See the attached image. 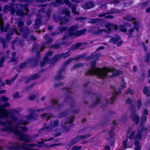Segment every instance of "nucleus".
Instances as JSON below:
<instances>
[{
  "mask_svg": "<svg viewBox=\"0 0 150 150\" xmlns=\"http://www.w3.org/2000/svg\"><path fill=\"white\" fill-rule=\"evenodd\" d=\"M96 64V63L94 62L92 63L91 66L93 67L88 71V74L90 75H96L98 77L104 78L107 75L108 72L112 73V77H114L119 75L120 72L118 71L113 68H108L105 67L103 68H94Z\"/></svg>",
  "mask_w": 150,
  "mask_h": 150,
  "instance_id": "obj_1",
  "label": "nucleus"
},
{
  "mask_svg": "<svg viewBox=\"0 0 150 150\" xmlns=\"http://www.w3.org/2000/svg\"><path fill=\"white\" fill-rule=\"evenodd\" d=\"M76 28L77 27L74 26L71 28L69 29V34L70 36H71L74 35L79 36L84 34L86 31V30L85 29L77 31L76 30Z\"/></svg>",
  "mask_w": 150,
  "mask_h": 150,
  "instance_id": "obj_2",
  "label": "nucleus"
},
{
  "mask_svg": "<svg viewBox=\"0 0 150 150\" xmlns=\"http://www.w3.org/2000/svg\"><path fill=\"white\" fill-rule=\"evenodd\" d=\"M142 135L139 132H138L136 136L134 138L135 146V150H141V146L139 143L140 140L142 137Z\"/></svg>",
  "mask_w": 150,
  "mask_h": 150,
  "instance_id": "obj_3",
  "label": "nucleus"
},
{
  "mask_svg": "<svg viewBox=\"0 0 150 150\" xmlns=\"http://www.w3.org/2000/svg\"><path fill=\"white\" fill-rule=\"evenodd\" d=\"M22 123L23 125V126H21L20 125H18V126H16L13 130V132L14 133L18 135H20L21 134V133L19 130V127H20V129L23 131H26L27 130V129L26 127L24 126V125L26 124L27 123V122L26 121H25L24 122H22Z\"/></svg>",
  "mask_w": 150,
  "mask_h": 150,
  "instance_id": "obj_4",
  "label": "nucleus"
},
{
  "mask_svg": "<svg viewBox=\"0 0 150 150\" xmlns=\"http://www.w3.org/2000/svg\"><path fill=\"white\" fill-rule=\"evenodd\" d=\"M125 18L129 21H133V23H134V29L136 31H138L139 30V24L138 22L136 21V20L134 18L129 16H128Z\"/></svg>",
  "mask_w": 150,
  "mask_h": 150,
  "instance_id": "obj_5",
  "label": "nucleus"
},
{
  "mask_svg": "<svg viewBox=\"0 0 150 150\" xmlns=\"http://www.w3.org/2000/svg\"><path fill=\"white\" fill-rule=\"evenodd\" d=\"M9 104L8 103H6L4 106H0V114L4 116H7L8 115V112L5 110L4 107L8 106Z\"/></svg>",
  "mask_w": 150,
  "mask_h": 150,
  "instance_id": "obj_6",
  "label": "nucleus"
},
{
  "mask_svg": "<svg viewBox=\"0 0 150 150\" xmlns=\"http://www.w3.org/2000/svg\"><path fill=\"white\" fill-rule=\"evenodd\" d=\"M122 144L123 147L125 148L130 147H132V144L129 143L128 142V138H127L123 141Z\"/></svg>",
  "mask_w": 150,
  "mask_h": 150,
  "instance_id": "obj_7",
  "label": "nucleus"
},
{
  "mask_svg": "<svg viewBox=\"0 0 150 150\" xmlns=\"http://www.w3.org/2000/svg\"><path fill=\"white\" fill-rule=\"evenodd\" d=\"M107 28L109 30H116L118 27L117 25H114L111 24H109L107 26Z\"/></svg>",
  "mask_w": 150,
  "mask_h": 150,
  "instance_id": "obj_8",
  "label": "nucleus"
},
{
  "mask_svg": "<svg viewBox=\"0 0 150 150\" xmlns=\"http://www.w3.org/2000/svg\"><path fill=\"white\" fill-rule=\"evenodd\" d=\"M92 7H93V4L91 2L86 4L83 6V8L85 9H88Z\"/></svg>",
  "mask_w": 150,
  "mask_h": 150,
  "instance_id": "obj_9",
  "label": "nucleus"
},
{
  "mask_svg": "<svg viewBox=\"0 0 150 150\" xmlns=\"http://www.w3.org/2000/svg\"><path fill=\"white\" fill-rule=\"evenodd\" d=\"M132 119L133 121L136 124H137L139 121V119L138 116L137 115H134L132 117Z\"/></svg>",
  "mask_w": 150,
  "mask_h": 150,
  "instance_id": "obj_10",
  "label": "nucleus"
},
{
  "mask_svg": "<svg viewBox=\"0 0 150 150\" xmlns=\"http://www.w3.org/2000/svg\"><path fill=\"white\" fill-rule=\"evenodd\" d=\"M58 123L59 122L57 120L55 121L51 124L50 126L48 128V129L53 128L57 127L58 125Z\"/></svg>",
  "mask_w": 150,
  "mask_h": 150,
  "instance_id": "obj_11",
  "label": "nucleus"
},
{
  "mask_svg": "<svg viewBox=\"0 0 150 150\" xmlns=\"http://www.w3.org/2000/svg\"><path fill=\"white\" fill-rule=\"evenodd\" d=\"M120 39V37L118 36H115V38H113L111 39L110 42L112 43H115L118 41Z\"/></svg>",
  "mask_w": 150,
  "mask_h": 150,
  "instance_id": "obj_12",
  "label": "nucleus"
},
{
  "mask_svg": "<svg viewBox=\"0 0 150 150\" xmlns=\"http://www.w3.org/2000/svg\"><path fill=\"white\" fill-rule=\"evenodd\" d=\"M115 139L114 138L112 137L109 139V144L111 146H113L114 144Z\"/></svg>",
  "mask_w": 150,
  "mask_h": 150,
  "instance_id": "obj_13",
  "label": "nucleus"
},
{
  "mask_svg": "<svg viewBox=\"0 0 150 150\" xmlns=\"http://www.w3.org/2000/svg\"><path fill=\"white\" fill-rule=\"evenodd\" d=\"M2 15L0 14V25H1L0 29L2 30L3 28V20L2 18Z\"/></svg>",
  "mask_w": 150,
  "mask_h": 150,
  "instance_id": "obj_14",
  "label": "nucleus"
},
{
  "mask_svg": "<svg viewBox=\"0 0 150 150\" xmlns=\"http://www.w3.org/2000/svg\"><path fill=\"white\" fill-rule=\"evenodd\" d=\"M120 30L123 32H126V31L127 29H125L123 26H120L119 27Z\"/></svg>",
  "mask_w": 150,
  "mask_h": 150,
  "instance_id": "obj_15",
  "label": "nucleus"
},
{
  "mask_svg": "<svg viewBox=\"0 0 150 150\" xmlns=\"http://www.w3.org/2000/svg\"><path fill=\"white\" fill-rule=\"evenodd\" d=\"M134 32V30L133 29V28H131L130 30H129L127 33L129 36H131V35L133 34Z\"/></svg>",
  "mask_w": 150,
  "mask_h": 150,
  "instance_id": "obj_16",
  "label": "nucleus"
},
{
  "mask_svg": "<svg viewBox=\"0 0 150 150\" xmlns=\"http://www.w3.org/2000/svg\"><path fill=\"white\" fill-rule=\"evenodd\" d=\"M81 146H76L74 147L73 150H81Z\"/></svg>",
  "mask_w": 150,
  "mask_h": 150,
  "instance_id": "obj_17",
  "label": "nucleus"
},
{
  "mask_svg": "<svg viewBox=\"0 0 150 150\" xmlns=\"http://www.w3.org/2000/svg\"><path fill=\"white\" fill-rule=\"evenodd\" d=\"M134 131L132 132L130 135L129 137V139L130 140H131L133 137V135L134 134Z\"/></svg>",
  "mask_w": 150,
  "mask_h": 150,
  "instance_id": "obj_18",
  "label": "nucleus"
},
{
  "mask_svg": "<svg viewBox=\"0 0 150 150\" xmlns=\"http://www.w3.org/2000/svg\"><path fill=\"white\" fill-rule=\"evenodd\" d=\"M72 11L73 13L74 14H78V12H75L76 10V7H73L72 8Z\"/></svg>",
  "mask_w": 150,
  "mask_h": 150,
  "instance_id": "obj_19",
  "label": "nucleus"
},
{
  "mask_svg": "<svg viewBox=\"0 0 150 150\" xmlns=\"http://www.w3.org/2000/svg\"><path fill=\"white\" fill-rule=\"evenodd\" d=\"M13 97L14 98H18L21 97L18 93H16L14 95Z\"/></svg>",
  "mask_w": 150,
  "mask_h": 150,
  "instance_id": "obj_20",
  "label": "nucleus"
},
{
  "mask_svg": "<svg viewBox=\"0 0 150 150\" xmlns=\"http://www.w3.org/2000/svg\"><path fill=\"white\" fill-rule=\"evenodd\" d=\"M36 97V96H35L34 95H33L30 97L29 99L31 100H33Z\"/></svg>",
  "mask_w": 150,
  "mask_h": 150,
  "instance_id": "obj_21",
  "label": "nucleus"
},
{
  "mask_svg": "<svg viewBox=\"0 0 150 150\" xmlns=\"http://www.w3.org/2000/svg\"><path fill=\"white\" fill-rule=\"evenodd\" d=\"M146 120V117L145 116H143L141 122L143 123Z\"/></svg>",
  "mask_w": 150,
  "mask_h": 150,
  "instance_id": "obj_22",
  "label": "nucleus"
},
{
  "mask_svg": "<svg viewBox=\"0 0 150 150\" xmlns=\"http://www.w3.org/2000/svg\"><path fill=\"white\" fill-rule=\"evenodd\" d=\"M64 12L67 16H68L69 14V11L67 10H64Z\"/></svg>",
  "mask_w": 150,
  "mask_h": 150,
  "instance_id": "obj_23",
  "label": "nucleus"
},
{
  "mask_svg": "<svg viewBox=\"0 0 150 150\" xmlns=\"http://www.w3.org/2000/svg\"><path fill=\"white\" fill-rule=\"evenodd\" d=\"M148 90V88L147 87H145L144 89V94H146L147 91Z\"/></svg>",
  "mask_w": 150,
  "mask_h": 150,
  "instance_id": "obj_24",
  "label": "nucleus"
},
{
  "mask_svg": "<svg viewBox=\"0 0 150 150\" xmlns=\"http://www.w3.org/2000/svg\"><path fill=\"white\" fill-rule=\"evenodd\" d=\"M110 148L109 146L106 145L105 147V150H110Z\"/></svg>",
  "mask_w": 150,
  "mask_h": 150,
  "instance_id": "obj_25",
  "label": "nucleus"
},
{
  "mask_svg": "<svg viewBox=\"0 0 150 150\" xmlns=\"http://www.w3.org/2000/svg\"><path fill=\"white\" fill-rule=\"evenodd\" d=\"M105 17L108 18H113V16L111 15H108L106 16Z\"/></svg>",
  "mask_w": 150,
  "mask_h": 150,
  "instance_id": "obj_26",
  "label": "nucleus"
},
{
  "mask_svg": "<svg viewBox=\"0 0 150 150\" xmlns=\"http://www.w3.org/2000/svg\"><path fill=\"white\" fill-rule=\"evenodd\" d=\"M12 82V81L11 80H8L6 81V83L7 84H10Z\"/></svg>",
  "mask_w": 150,
  "mask_h": 150,
  "instance_id": "obj_27",
  "label": "nucleus"
},
{
  "mask_svg": "<svg viewBox=\"0 0 150 150\" xmlns=\"http://www.w3.org/2000/svg\"><path fill=\"white\" fill-rule=\"evenodd\" d=\"M2 100L4 101H6L8 100V99L7 98L5 97H3L2 98Z\"/></svg>",
  "mask_w": 150,
  "mask_h": 150,
  "instance_id": "obj_28",
  "label": "nucleus"
},
{
  "mask_svg": "<svg viewBox=\"0 0 150 150\" xmlns=\"http://www.w3.org/2000/svg\"><path fill=\"white\" fill-rule=\"evenodd\" d=\"M37 78H38V75H35L33 76L31 79H36Z\"/></svg>",
  "mask_w": 150,
  "mask_h": 150,
  "instance_id": "obj_29",
  "label": "nucleus"
},
{
  "mask_svg": "<svg viewBox=\"0 0 150 150\" xmlns=\"http://www.w3.org/2000/svg\"><path fill=\"white\" fill-rule=\"evenodd\" d=\"M141 105V102L140 100H139L138 102L137 103V106L138 107H139V106H140Z\"/></svg>",
  "mask_w": 150,
  "mask_h": 150,
  "instance_id": "obj_30",
  "label": "nucleus"
},
{
  "mask_svg": "<svg viewBox=\"0 0 150 150\" xmlns=\"http://www.w3.org/2000/svg\"><path fill=\"white\" fill-rule=\"evenodd\" d=\"M148 113V111L147 110H144V115H146Z\"/></svg>",
  "mask_w": 150,
  "mask_h": 150,
  "instance_id": "obj_31",
  "label": "nucleus"
},
{
  "mask_svg": "<svg viewBox=\"0 0 150 150\" xmlns=\"http://www.w3.org/2000/svg\"><path fill=\"white\" fill-rule=\"evenodd\" d=\"M26 66V64L25 63H24L23 64H21V67H25Z\"/></svg>",
  "mask_w": 150,
  "mask_h": 150,
  "instance_id": "obj_32",
  "label": "nucleus"
},
{
  "mask_svg": "<svg viewBox=\"0 0 150 150\" xmlns=\"http://www.w3.org/2000/svg\"><path fill=\"white\" fill-rule=\"evenodd\" d=\"M23 24V22H20L19 23H18V25L19 26H22Z\"/></svg>",
  "mask_w": 150,
  "mask_h": 150,
  "instance_id": "obj_33",
  "label": "nucleus"
},
{
  "mask_svg": "<svg viewBox=\"0 0 150 150\" xmlns=\"http://www.w3.org/2000/svg\"><path fill=\"white\" fill-rule=\"evenodd\" d=\"M64 2L66 4H69V1L68 0H65Z\"/></svg>",
  "mask_w": 150,
  "mask_h": 150,
  "instance_id": "obj_34",
  "label": "nucleus"
},
{
  "mask_svg": "<svg viewBox=\"0 0 150 150\" xmlns=\"http://www.w3.org/2000/svg\"><path fill=\"white\" fill-rule=\"evenodd\" d=\"M146 11L147 12H150V7L147 9L146 10Z\"/></svg>",
  "mask_w": 150,
  "mask_h": 150,
  "instance_id": "obj_35",
  "label": "nucleus"
},
{
  "mask_svg": "<svg viewBox=\"0 0 150 150\" xmlns=\"http://www.w3.org/2000/svg\"><path fill=\"white\" fill-rule=\"evenodd\" d=\"M53 103L54 104H55L57 103V101L55 100H54L53 101Z\"/></svg>",
  "mask_w": 150,
  "mask_h": 150,
  "instance_id": "obj_36",
  "label": "nucleus"
},
{
  "mask_svg": "<svg viewBox=\"0 0 150 150\" xmlns=\"http://www.w3.org/2000/svg\"><path fill=\"white\" fill-rule=\"evenodd\" d=\"M136 69H137V68L136 67H135V66L133 67V70L134 71H135L136 70Z\"/></svg>",
  "mask_w": 150,
  "mask_h": 150,
  "instance_id": "obj_37",
  "label": "nucleus"
},
{
  "mask_svg": "<svg viewBox=\"0 0 150 150\" xmlns=\"http://www.w3.org/2000/svg\"><path fill=\"white\" fill-rule=\"evenodd\" d=\"M6 92V91L5 90H4L3 91H0V93H4Z\"/></svg>",
  "mask_w": 150,
  "mask_h": 150,
  "instance_id": "obj_38",
  "label": "nucleus"
},
{
  "mask_svg": "<svg viewBox=\"0 0 150 150\" xmlns=\"http://www.w3.org/2000/svg\"><path fill=\"white\" fill-rule=\"evenodd\" d=\"M86 137V136H81V139H84Z\"/></svg>",
  "mask_w": 150,
  "mask_h": 150,
  "instance_id": "obj_39",
  "label": "nucleus"
},
{
  "mask_svg": "<svg viewBox=\"0 0 150 150\" xmlns=\"http://www.w3.org/2000/svg\"><path fill=\"white\" fill-rule=\"evenodd\" d=\"M80 44H79V43L78 44L76 45V47H79L80 46Z\"/></svg>",
  "mask_w": 150,
  "mask_h": 150,
  "instance_id": "obj_40",
  "label": "nucleus"
},
{
  "mask_svg": "<svg viewBox=\"0 0 150 150\" xmlns=\"http://www.w3.org/2000/svg\"><path fill=\"white\" fill-rule=\"evenodd\" d=\"M45 96L42 97L41 98V99L42 100H44L45 99Z\"/></svg>",
  "mask_w": 150,
  "mask_h": 150,
  "instance_id": "obj_41",
  "label": "nucleus"
},
{
  "mask_svg": "<svg viewBox=\"0 0 150 150\" xmlns=\"http://www.w3.org/2000/svg\"><path fill=\"white\" fill-rule=\"evenodd\" d=\"M125 25L126 27L129 26H130V24L127 23Z\"/></svg>",
  "mask_w": 150,
  "mask_h": 150,
  "instance_id": "obj_42",
  "label": "nucleus"
},
{
  "mask_svg": "<svg viewBox=\"0 0 150 150\" xmlns=\"http://www.w3.org/2000/svg\"><path fill=\"white\" fill-rule=\"evenodd\" d=\"M122 43V42H120V44H119V43H117V45L118 46H120Z\"/></svg>",
  "mask_w": 150,
  "mask_h": 150,
  "instance_id": "obj_43",
  "label": "nucleus"
},
{
  "mask_svg": "<svg viewBox=\"0 0 150 150\" xmlns=\"http://www.w3.org/2000/svg\"><path fill=\"white\" fill-rule=\"evenodd\" d=\"M73 122V119H71V120H70V121L69 122L70 123H71Z\"/></svg>",
  "mask_w": 150,
  "mask_h": 150,
  "instance_id": "obj_44",
  "label": "nucleus"
},
{
  "mask_svg": "<svg viewBox=\"0 0 150 150\" xmlns=\"http://www.w3.org/2000/svg\"><path fill=\"white\" fill-rule=\"evenodd\" d=\"M82 64H79L78 66V67H81L82 66Z\"/></svg>",
  "mask_w": 150,
  "mask_h": 150,
  "instance_id": "obj_45",
  "label": "nucleus"
},
{
  "mask_svg": "<svg viewBox=\"0 0 150 150\" xmlns=\"http://www.w3.org/2000/svg\"><path fill=\"white\" fill-rule=\"evenodd\" d=\"M125 86H126L125 83H124L123 84V88L125 87Z\"/></svg>",
  "mask_w": 150,
  "mask_h": 150,
  "instance_id": "obj_46",
  "label": "nucleus"
},
{
  "mask_svg": "<svg viewBox=\"0 0 150 150\" xmlns=\"http://www.w3.org/2000/svg\"><path fill=\"white\" fill-rule=\"evenodd\" d=\"M56 1L58 3H60L61 2V0H56Z\"/></svg>",
  "mask_w": 150,
  "mask_h": 150,
  "instance_id": "obj_47",
  "label": "nucleus"
},
{
  "mask_svg": "<svg viewBox=\"0 0 150 150\" xmlns=\"http://www.w3.org/2000/svg\"><path fill=\"white\" fill-rule=\"evenodd\" d=\"M104 48V47H100V50H102Z\"/></svg>",
  "mask_w": 150,
  "mask_h": 150,
  "instance_id": "obj_48",
  "label": "nucleus"
},
{
  "mask_svg": "<svg viewBox=\"0 0 150 150\" xmlns=\"http://www.w3.org/2000/svg\"><path fill=\"white\" fill-rule=\"evenodd\" d=\"M99 16L100 17H102V16H104V15H99Z\"/></svg>",
  "mask_w": 150,
  "mask_h": 150,
  "instance_id": "obj_49",
  "label": "nucleus"
},
{
  "mask_svg": "<svg viewBox=\"0 0 150 150\" xmlns=\"http://www.w3.org/2000/svg\"><path fill=\"white\" fill-rule=\"evenodd\" d=\"M65 22H61L60 24H62L63 23H65Z\"/></svg>",
  "mask_w": 150,
  "mask_h": 150,
  "instance_id": "obj_50",
  "label": "nucleus"
},
{
  "mask_svg": "<svg viewBox=\"0 0 150 150\" xmlns=\"http://www.w3.org/2000/svg\"><path fill=\"white\" fill-rule=\"evenodd\" d=\"M44 115H45V117H47L48 115H45V114Z\"/></svg>",
  "mask_w": 150,
  "mask_h": 150,
  "instance_id": "obj_51",
  "label": "nucleus"
},
{
  "mask_svg": "<svg viewBox=\"0 0 150 150\" xmlns=\"http://www.w3.org/2000/svg\"><path fill=\"white\" fill-rule=\"evenodd\" d=\"M149 74H150V70H149Z\"/></svg>",
  "mask_w": 150,
  "mask_h": 150,
  "instance_id": "obj_52",
  "label": "nucleus"
},
{
  "mask_svg": "<svg viewBox=\"0 0 150 150\" xmlns=\"http://www.w3.org/2000/svg\"><path fill=\"white\" fill-rule=\"evenodd\" d=\"M64 30H65V29H66L65 28H64ZM61 31H62V30H61Z\"/></svg>",
  "mask_w": 150,
  "mask_h": 150,
  "instance_id": "obj_53",
  "label": "nucleus"
},
{
  "mask_svg": "<svg viewBox=\"0 0 150 150\" xmlns=\"http://www.w3.org/2000/svg\"><path fill=\"white\" fill-rule=\"evenodd\" d=\"M2 66V64H0V66L1 67V66Z\"/></svg>",
  "mask_w": 150,
  "mask_h": 150,
  "instance_id": "obj_54",
  "label": "nucleus"
},
{
  "mask_svg": "<svg viewBox=\"0 0 150 150\" xmlns=\"http://www.w3.org/2000/svg\"><path fill=\"white\" fill-rule=\"evenodd\" d=\"M16 33L17 34H18V33H17L16 32Z\"/></svg>",
  "mask_w": 150,
  "mask_h": 150,
  "instance_id": "obj_55",
  "label": "nucleus"
},
{
  "mask_svg": "<svg viewBox=\"0 0 150 150\" xmlns=\"http://www.w3.org/2000/svg\"><path fill=\"white\" fill-rule=\"evenodd\" d=\"M16 33L17 34H18V33H17L16 32Z\"/></svg>",
  "mask_w": 150,
  "mask_h": 150,
  "instance_id": "obj_56",
  "label": "nucleus"
},
{
  "mask_svg": "<svg viewBox=\"0 0 150 150\" xmlns=\"http://www.w3.org/2000/svg\"><path fill=\"white\" fill-rule=\"evenodd\" d=\"M12 1H14L15 0H12Z\"/></svg>",
  "mask_w": 150,
  "mask_h": 150,
  "instance_id": "obj_57",
  "label": "nucleus"
},
{
  "mask_svg": "<svg viewBox=\"0 0 150 150\" xmlns=\"http://www.w3.org/2000/svg\"><path fill=\"white\" fill-rule=\"evenodd\" d=\"M1 8H0V10H1Z\"/></svg>",
  "mask_w": 150,
  "mask_h": 150,
  "instance_id": "obj_58",
  "label": "nucleus"
}]
</instances>
